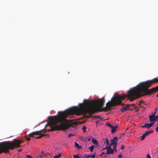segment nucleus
Wrapping results in <instances>:
<instances>
[{
  "instance_id": "7ed1b4c3",
  "label": "nucleus",
  "mask_w": 158,
  "mask_h": 158,
  "mask_svg": "<svg viewBox=\"0 0 158 158\" xmlns=\"http://www.w3.org/2000/svg\"><path fill=\"white\" fill-rule=\"evenodd\" d=\"M22 141L14 139L12 142L10 141L0 143V153L9 152V149H13L15 147H19Z\"/></svg>"
},
{
  "instance_id": "72a5a7b5",
  "label": "nucleus",
  "mask_w": 158,
  "mask_h": 158,
  "mask_svg": "<svg viewBox=\"0 0 158 158\" xmlns=\"http://www.w3.org/2000/svg\"><path fill=\"white\" fill-rule=\"evenodd\" d=\"M27 140H30V139L29 138H27Z\"/></svg>"
},
{
  "instance_id": "f704fd0d",
  "label": "nucleus",
  "mask_w": 158,
  "mask_h": 158,
  "mask_svg": "<svg viewBox=\"0 0 158 158\" xmlns=\"http://www.w3.org/2000/svg\"><path fill=\"white\" fill-rule=\"evenodd\" d=\"M22 149H20L18 151L19 152H21L22 151Z\"/></svg>"
},
{
  "instance_id": "c85d7f7f",
  "label": "nucleus",
  "mask_w": 158,
  "mask_h": 158,
  "mask_svg": "<svg viewBox=\"0 0 158 158\" xmlns=\"http://www.w3.org/2000/svg\"><path fill=\"white\" fill-rule=\"evenodd\" d=\"M73 135V134H69L68 135V136L69 137H71V136H72L73 135Z\"/></svg>"
},
{
  "instance_id": "f03ea898",
  "label": "nucleus",
  "mask_w": 158,
  "mask_h": 158,
  "mask_svg": "<svg viewBox=\"0 0 158 158\" xmlns=\"http://www.w3.org/2000/svg\"><path fill=\"white\" fill-rule=\"evenodd\" d=\"M158 82V79L155 78L151 80L139 83L136 87L137 88L135 89V91H136V96L139 97L150 94H149L148 91V90H150L148 88L150 87L152 84Z\"/></svg>"
},
{
  "instance_id": "6ab92c4d",
  "label": "nucleus",
  "mask_w": 158,
  "mask_h": 158,
  "mask_svg": "<svg viewBox=\"0 0 158 158\" xmlns=\"http://www.w3.org/2000/svg\"><path fill=\"white\" fill-rule=\"evenodd\" d=\"M43 156L42 155H39L36 156L35 158H40Z\"/></svg>"
},
{
  "instance_id": "4c0bfd02",
  "label": "nucleus",
  "mask_w": 158,
  "mask_h": 158,
  "mask_svg": "<svg viewBox=\"0 0 158 158\" xmlns=\"http://www.w3.org/2000/svg\"><path fill=\"white\" fill-rule=\"evenodd\" d=\"M157 158H158V149H157Z\"/></svg>"
},
{
  "instance_id": "a211bd4d",
  "label": "nucleus",
  "mask_w": 158,
  "mask_h": 158,
  "mask_svg": "<svg viewBox=\"0 0 158 158\" xmlns=\"http://www.w3.org/2000/svg\"><path fill=\"white\" fill-rule=\"evenodd\" d=\"M75 146L77 148H81V147H79V145L78 143H77L76 142H75Z\"/></svg>"
},
{
  "instance_id": "cd10ccee",
  "label": "nucleus",
  "mask_w": 158,
  "mask_h": 158,
  "mask_svg": "<svg viewBox=\"0 0 158 158\" xmlns=\"http://www.w3.org/2000/svg\"><path fill=\"white\" fill-rule=\"evenodd\" d=\"M118 158H122V155L120 154L118 155Z\"/></svg>"
},
{
  "instance_id": "f3484780",
  "label": "nucleus",
  "mask_w": 158,
  "mask_h": 158,
  "mask_svg": "<svg viewBox=\"0 0 158 158\" xmlns=\"http://www.w3.org/2000/svg\"><path fill=\"white\" fill-rule=\"evenodd\" d=\"M92 142L94 144H97V141L96 140L94 139H92Z\"/></svg>"
},
{
  "instance_id": "09e8293b",
  "label": "nucleus",
  "mask_w": 158,
  "mask_h": 158,
  "mask_svg": "<svg viewBox=\"0 0 158 158\" xmlns=\"http://www.w3.org/2000/svg\"><path fill=\"white\" fill-rule=\"evenodd\" d=\"M45 156H47L46 155H45Z\"/></svg>"
},
{
  "instance_id": "aec40b11",
  "label": "nucleus",
  "mask_w": 158,
  "mask_h": 158,
  "mask_svg": "<svg viewBox=\"0 0 158 158\" xmlns=\"http://www.w3.org/2000/svg\"><path fill=\"white\" fill-rule=\"evenodd\" d=\"M74 158H80L79 156V155H74L73 156Z\"/></svg>"
},
{
  "instance_id": "f257e3e1",
  "label": "nucleus",
  "mask_w": 158,
  "mask_h": 158,
  "mask_svg": "<svg viewBox=\"0 0 158 158\" xmlns=\"http://www.w3.org/2000/svg\"><path fill=\"white\" fill-rule=\"evenodd\" d=\"M138 85L130 89L127 92L126 95L122 96L117 95L113 96L111 98L110 102L109 101L106 103V106L103 107L105 103V100L103 97L102 98L95 101H89L86 100L84 101V103L80 104V107L74 106L63 111H62V128H69L70 127H74L73 124L76 125L77 123L72 122V120H67L66 118L69 115V118L73 117L72 115L74 114L80 115L82 114L88 113L91 114L97 112V109L100 111H105L110 110V108L116 106L121 104L122 99L124 100L127 97L129 100L132 101L134 100L144 96H137L135 89Z\"/></svg>"
},
{
  "instance_id": "a18cd8bd",
  "label": "nucleus",
  "mask_w": 158,
  "mask_h": 158,
  "mask_svg": "<svg viewBox=\"0 0 158 158\" xmlns=\"http://www.w3.org/2000/svg\"><path fill=\"white\" fill-rule=\"evenodd\" d=\"M47 154L49 155H50V153H48Z\"/></svg>"
},
{
  "instance_id": "a19ab883",
  "label": "nucleus",
  "mask_w": 158,
  "mask_h": 158,
  "mask_svg": "<svg viewBox=\"0 0 158 158\" xmlns=\"http://www.w3.org/2000/svg\"><path fill=\"white\" fill-rule=\"evenodd\" d=\"M96 117H97L98 118H100V117L99 116H96Z\"/></svg>"
},
{
  "instance_id": "c9c22d12",
  "label": "nucleus",
  "mask_w": 158,
  "mask_h": 158,
  "mask_svg": "<svg viewBox=\"0 0 158 158\" xmlns=\"http://www.w3.org/2000/svg\"><path fill=\"white\" fill-rule=\"evenodd\" d=\"M41 153L42 154H44V151H42L41 152Z\"/></svg>"
},
{
  "instance_id": "1a4fd4ad",
  "label": "nucleus",
  "mask_w": 158,
  "mask_h": 158,
  "mask_svg": "<svg viewBox=\"0 0 158 158\" xmlns=\"http://www.w3.org/2000/svg\"><path fill=\"white\" fill-rule=\"evenodd\" d=\"M149 119L150 122L152 123L153 122V124H154V123L156 121L155 119V118L154 116H149Z\"/></svg>"
},
{
  "instance_id": "4be33fe9",
  "label": "nucleus",
  "mask_w": 158,
  "mask_h": 158,
  "mask_svg": "<svg viewBox=\"0 0 158 158\" xmlns=\"http://www.w3.org/2000/svg\"><path fill=\"white\" fill-rule=\"evenodd\" d=\"M156 111H155V112H152V115H150V116H155V115L156 114Z\"/></svg>"
},
{
  "instance_id": "37998d69",
  "label": "nucleus",
  "mask_w": 158,
  "mask_h": 158,
  "mask_svg": "<svg viewBox=\"0 0 158 158\" xmlns=\"http://www.w3.org/2000/svg\"><path fill=\"white\" fill-rule=\"evenodd\" d=\"M157 110V108H156L155 109V111H156V110Z\"/></svg>"
},
{
  "instance_id": "de8ad7c7",
  "label": "nucleus",
  "mask_w": 158,
  "mask_h": 158,
  "mask_svg": "<svg viewBox=\"0 0 158 158\" xmlns=\"http://www.w3.org/2000/svg\"><path fill=\"white\" fill-rule=\"evenodd\" d=\"M69 158H72L71 157H70Z\"/></svg>"
},
{
  "instance_id": "9b49d317",
  "label": "nucleus",
  "mask_w": 158,
  "mask_h": 158,
  "mask_svg": "<svg viewBox=\"0 0 158 158\" xmlns=\"http://www.w3.org/2000/svg\"><path fill=\"white\" fill-rule=\"evenodd\" d=\"M153 132V131L152 130L150 131H146V132H145V133L146 134V135H147V136L148 135H149L150 134L152 133Z\"/></svg>"
},
{
  "instance_id": "5701e85b",
  "label": "nucleus",
  "mask_w": 158,
  "mask_h": 158,
  "mask_svg": "<svg viewBox=\"0 0 158 158\" xmlns=\"http://www.w3.org/2000/svg\"><path fill=\"white\" fill-rule=\"evenodd\" d=\"M105 140L106 141V142L107 145H109V141L108 140V139H105Z\"/></svg>"
},
{
  "instance_id": "39448f33",
  "label": "nucleus",
  "mask_w": 158,
  "mask_h": 158,
  "mask_svg": "<svg viewBox=\"0 0 158 158\" xmlns=\"http://www.w3.org/2000/svg\"><path fill=\"white\" fill-rule=\"evenodd\" d=\"M118 140V138L116 137H115L114 138V139H112L111 140V143L110 144V145L111 146L113 144L114 145V148L116 149V148L117 144V141Z\"/></svg>"
},
{
  "instance_id": "393cba45",
  "label": "nucleus",
  "mask_w": 158,
  "mask_h": 158,
  "mask_svg": "<svg viewBox=\"0 0 158 158\" xmlns=\"http://www.w3.org/2000/svg\"><path fill=\"white\" fill-rule=\"evenodd\" d=\"M27 158H33L32 157L29 155H27L26 156Z\"/></svg>"
},
{
  "instance_id": "49530a36",
  "label": "nucleus",
  "mask_w": 158,
  "mask_h": 158,
  "mask_svg": "<svg viewBox=\"0 0 158 158\" xmlns=\"http://www.w3.org/2000/svg\"><path fill=\"white\" fill-rule=\"evenodd\" d=\"M156 96L157 97H158V94Z\"/></svg>"
},
{
  "instance_id": "58836bf2",
  "label": "nucleus",
  "mask_w": 158,
  "mask_h": 158,
  "mask_svg": "<svg viewBox=\"0 0 158 158\" xmlns=\"http://www.w3.org/2000/svg\"><path fill=\"white\" fill-rule=\"evenodd\" d=\"M84 132H85L86 131V129H83Z\"/></svg>"
},
{
  "instance_id": "7c9ffc66",
  "label": "nucleus",
  "mask_w": 158,
  "mask_h": 158,
  "mask_svg": "<svg viewBox=\"0 0 158 158\" xmlns=\"http://www.w3.org/2000/svg\"><path fill=\"white\" fill-rule=\"evenodd\" d=\"M91 157H92L93 158H94L95 157V155H91Z\"/></svg>"
},
{
  "instance_id": "79ce46f5",
  "label": "nucleus",
  "mask_w": 158,
  "mask_h": 158,
  "mask_svg": "<svg viewBox=\"0 0 158 158\" xmlns=\"http://www.w3.org/2000/svg\"><path fill=\"white\" fill-rule=\"evenodd\" d=\"M157 110V108H156L155 109V111H156V110Z\"/></svg>"
},
{
  "instance_id": "a878e982",
  "label": "nucleus",
  "mask_w": 158,
  "mask_h": 158,
  "mask_svg": "<svg viewBox=\"0 0 158 158\" xmlns=\"http://www.w3.org/2000/svg\"><path fill=\"white\" fill-rule=\"evenodd\" d=\"M80 139L83 141H85V140L82 137H80Z\"/></svg>"
},
{
  "instance_id": "bb28decb",
  "label": "nucleus",
  "mask_w": 158,
  "mask_h": 158,
  "mask_svg": "<svg viewBox=\"0 0 158 158\" xmlns=\"http://www.w3.org/2000/svg\"><path fill=\"white\" fill-rule=\"evenodd\" d=\"M151 156L149 154H147V157H146V158H151Z\"/></svg>"
},
{
  "instance_id": "0eeeda50",
  "label": "nucleus",
  "mask_w": 158,
  "mask_h": 158,
  "mask_svg": "<svg viewBox=\"0 0 158 158\" xmlns=\"http://www.w3.org/2000/svg\"><path fill=\"white\" fill-rule=\"evenodd\" d=\"M110 145L108 146V147H106V148L107 150V154H112L114 152V150L115 149L113 148V149L112 150L110 147Z\"/></svg>"
},
{
  "instance_id": "6e6552de",
  "label": "nucleus",
  "mask_w": 158,
  "mask_h": 158,
  "mask_svg": "<svg viewBox=\"0 0 158 158\" xmlns=\"http://www.w3.org/2000/svg\"><path fill=\"white\" fill-rule=\"evenodd\" d=\"M153 125V122H152V123L150 122V123H149L145 124H144L143 126H141V127H146L147 128H149L152 127Z\"/></svg>"
},
{
  "instance_id": "f8f14e48",
  "label": "nucleus",
  "mask_w": 158,
  "mask_h": 158,
  "mask_svg": "<svg viewBox=\"0 0 158 158\" xmlns=\"http://www.w3.org/2000/svg\"><path fill=\"white\" fill-rule=\"evenodd\" d=\"M61 153H60L59 154L55 155L53 158H59L61 156Z\"/></svg>"
},
{
  "instance_id": "473e14b6",
  "label": "nucleus",
  "mask_w": 158,
  "mask_h": 158,
  "mask_svg": "<svg viewBox=\"0 0 158 158\" xmlns=\"http://www.w3.org/2000/svg\"><path fill=\"white\" fill-rule=\"evenodd\" d=\"M90 157H91V155H89V156H86L85 158V157L84 158H88Z\"/></svg>"
},
{
  "instance_id": "e433bc0d",
  "label": "nucleus",
  "mask_w": 158,
  "mask_h": 158,
  "mask_svg": "<svg viewBox=\"0 0 158 158\" xmlns=\"http://www.w3.org/2000/svg\"><path fill=\"white\" fill-rule=\"evenodd\" d=\"M99 122V121H97L96 122V125H97L98 124V123Z\"/></svg>"
},
{
  "instance_id": "2eb2a0df",
  "label": "nucleus",
  "mask_w": 158,
  "mask_h": 158,
  "mask_svg": "<svg viewBox=\"0 0 158 158\" xmlns=\"http://www.w3.org/2000/svg\"><path fill=\"white\" fill-rule=\"evenodd\" d=\"M147 136V135H146L145 133H144L141 136V140H143L144 139L145 137Z\"/></svg>"
},
{
  "instance_id": "2f4dec72",
  "label": "nucleus",
  "mask_w": 158,
  "mask_h": 158,
  "mask_svg": "<svg viewBox=\"0 0 158 158\" xmlns=\"http://www.w3.org/2000/svg\"><path fill=\"white\" fill-rule=\"evenodd\" d=\"M82 129H86V127L85 126H83V127L81 128Z\"/></svg>"
},
{
  "instance_id": "4468645a",
  "label": "nucleus",
  "mask_w": 158,
  "mask_h": 158,
  "mask_svg": "<svg viewBox=\"0 0 158 158\" xmlns=\"http://www.w3.org/2000/svg\"><path fill=\"white\" fill-rule=\"evenodd\" d=\"M128 109V107H124L121 109L120 110L122 112H123L127 110Z\"/></svg>"
},
{
  "instance_id": "423d86ee",
  "label": "nucleus",
  "mask_w": 158,
  "mask_h": 158,
  "mask_svg": "<svg viewBox=\"0 0 158 158\" xmlns=\"http://www.w3.org/2000/svg\"><path fill=\"white\" fill-rule=\"evenodd\" d=\"M149 94H152L158 91V85L155 87L148 90Z\"/></svg>"
},
{
  "instance_id": "b1692460",
  "label": "nucleus",
  "mask_w": 158,
  "mask_h": 158,
  "mask_svg": "<svg viewBox=\"0 0 158 158\" xmlns=\"http://www.w3.org/2000/svg\"><path fill=\"white\" fill-rule=\"evenodd\" d=\"M155 118V120L156 121L157 120H158V115L156 116H154Z\"/></svg>"
},
{
  "instance_id": "412c9836",
  "label": "nucleus",
  "mask_w": 158,
  "mask_h": 158,
  "mask_svg": "<svg viewBox=\"0 0 158 158\" xmlns=\"http://www.w3.org/2000/svg\"><path fill=\"white\" fill-rule=\"evenodd\" d=\"M116 131V129H111V132L112 133H115Z\"/></svg>"
},
{
  "instance_id": "c756f323",
  "label": "nucleus",
  "mask_w": 158,
  "mask_h": 158,
  "mask_svg": "<svg viewBox=\"0 0 158 158\" xmlns=\"http://www.w3.org/2000/svg\"><path fill=\"white\" fill-rule=\"evenodd\" d=\"M124 148V147L123 145H122L121 146V149L122 150H123Z\"/></svg>"
},
{
  "instance_id": "9d476101",
  "label": "nucleus",
  "mask_w": 158,
  "mask_h": 158,
  "mask_svg": "<svg viewBox=\"0 0 158 158\" xmlns=\"http://www.w3.org/2000/svg\"><path fill=\"white\" fill-rule=\"evenodd\" d=\"M106 126H107L109 127L112 129L117 128L118 127L117 126H113L111 124H110L109 123H106Z\"/></svg>"
},
{
  "instance_id": "dca6fc26",
  "label": "nucleus",
  "mask_w": 158,
  "mask_h": 158,
  "mask_svg": "<svg viewBox=\"0 0 158 158\" xmlns=\"http://www.w3.org/2000/svg\"><path fill=\"white\" fill-rule=\"evenodd\" d=\"M94 148V146H91L89 147V149L90 150L91 152H92Z\"/></svg>"
},
{
  "instance_id": "ea45409f",
  "label": "nucleus",
  "mask_w": 158,
  "mask_h": 158,
  "mask_svg": "<svg viewBox=\"0 0 158 158\" xmlns=\"http://www.w3.org/2000/svg\"><path fill=\"white\" fill-rule=\"evenodd\" d=\"M156 132H158V129H156Z\"/></svg>"
},
{
  "instance_id": "c03bdc74",
  "label": "nucleus",
  "mask_w": 158,
  "mask_h": 158,
  "mask_svg": "<svg viewBox=\"0 0 158 158\" xmlns=\"http://www.w3.org/2000/svg\"><path fill=\"white\" fill-rule=\"evenodd\" d=\"M155 128H158V124L157 125V126Z\"/></svg>"
},
{
  "instance_id": "ddd939ff",
  "label": "nucleus",
  "mask_w": 158,
  "mask_h": 158,
  "mask_svg": "<svg viewBox=\"0 0 158 158\" xmlns=\"http://www.w3.org/2000/svg\"><path fill=\"white\" fill-rule=\"evenodd\" d=\"M60 149V148L59 146H56L55 148L54 151L55 152H58L59 151Z\"/></svg>"
},
{
  "instance_id": "20e7f679",
  "label": "nucleus",
  "mask_w": 158,
  "mask_h": 158,
  "mask_svg": "<svg viewBox=\"0 0 158 158\" xmlns=\"http://www.w3.org/2000/svg\"><path fill=\"white\" fill-rule=\"evenodd\" d=\"M56 129H49L48 130H47L46 129H43L40 131H35L34 132L30 134L29 135L30 136L32 137L33 135H39V134H40L41 135L39 136L36 137V138L37 139H39L40 138H41V137H43V136L45 135L43 134H41V133L42 132L43 133H45L47 131H53L55 130H56ZM58 130H60V129H58ZM63 130V131L64 132H66V131L67 129H62Z\"/></svg>"
}]
</instances>
